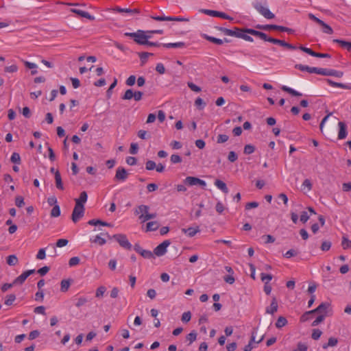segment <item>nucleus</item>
<instances>
[{
    "instance_id": "51",
    "label": "nucleus",
    "mask_w": 351,
    "mask_h": 351,
    "mask_svg": "<svg viewBox=\"0 0 351 351\" xmlns=\"http://www.w3.org/2000/svg\"><path fill=\"white\" fill-rule=\"evenodd\" d=\"M187 86L191 90H193L194 92L199 93L202 90V89L199 86H197L196 84H195L194 83H193L191 82H189L187 83Z\"/></svg>"
},
{
    "instance_id": "9",
    "label": "nucleus",
    "mask_w": 351,
    "mask_h": 351,
    "mask_svg": "<svg viewBox=\"0 0 351 351\" xmlns=\"http://www.w3.org/2000/svg\"><path fill=\"white\" fill-rule=\"evenodd\" d=\"M112 11L114 12H118V13H123L129 16H132L134 14H139L140 10L138 8H122L119 6H116L112 8Z\"/></svg>"
},
{
    "instance_id": "20",
    "label": "nucleus",
    "mask_w": 351,
    "mask_h": 351,
    "mask_svg": "<svg viewBox=\"0 0 351 351\" xmlns=\"http://www.w3.org/2000/svg\"><path fill=\"white\" fill-rule=\"evenodd\" d=\"M199 231H200V230L198 226H196L195 228L190 227L186 229H185V228L182 229V232H184L185 234H186L190 237H194Z\"/></svg>"
},
{
    "instance_id": "55",
    "label": "nucleus",
    "mask_w": 351,
    "mask_h": 351,
    "mask_svg": "<svg viewBox=\"0 0 351 351\" xmlns=\"http://www.w3.org/2000/svg\"><path fill=\"white\" fill-rule=\"evenodd\" d=\"M200 12L203 13V14H205L206 15H208V16H213V17H215L216 16V12L217 11L216 10H208V9H201L199 10Z\"/></svg>"
},
{
    "instance_id": "40",
    "label": "nucleus",
    "mask_w": 351,
    "mask_h": 351,
    "mask_svg": "<svg viewBox=\"0 0 351 351\" xmlns=\"http://www.w3.org/2000/svg\"><path fill=\"white\" fill-rule=\"evenodd\" d=\"M141 255L147 259H151L154 258V253L149 250H143L141 252Z\"/></svg>"
},
{
    "instance_id": "33",
    "label": "nucleus",
    "mask_w": 351,
    "mask_h": 351,
    "mask_svg": "<svg viewBox=\"0 0 351 351\" xmlns=\"http://www.w3.org/2000/svg\"><path fill=\"white\" fill-rule=\"evenodd\" d=\"M60 208L58 204H56L51 210V217H58L60 215Z\"/></svg>"
},
{
    "instance_id": "64",
    "label": "nucleus",
    "mask_w": 351,
    "mask_h": 351,
    "mask_svg": "<svg viewBox=\"0 0 351 351\" xmlns=\"http://www.w3.org/2000/svg\"><path fill=\"white\" fill-rule=\"evenodd\" d=\"M87 302V299L84 297H80L77 299L75 306L79 308L83 305H84Z\"/></svg>"
},
{
    "instance_id": "2",
    "label": "nucleus",
    "mask_w": 351,
    "mask_h": 351,
    "mask_svg": "<svg viewBox=\"0 0 351 351\" xmlns=\"http://www.w3.org/2000/svg\"><path fill=\"white\" fill-rule=\"evenodd\" d=\"M124 35L127 37L132 38L136 43L143 45H145L147 40L151 37L150 35L147 34L146 32L140 29L136 32H125Z\"/></svg>"
},
{
    "instance_id": "37",
    "label": "nucleus",
    "mask_w": 351,
    "mask_h": 351,
    "mask_svg": "<svg viewBox=\"0 0 351 351\" xmlns=\"http://www.w3.org/2000/svg\"><path fill=\"white\" fill-rule=\"evenodd\" d=\"M186 340L189 342V345L194 342L197 339V332L195 330L191 331L186 336Z\"/></svg>"
},
{
    "instance_id": "10",
    "label": "nucleus",
    "mask_w": 351,
    "mask_h": 351,
    "mask_svg": "<svg viewBox=\"0 0 351 351\" xmlns=\"http://www.w3.org/2000/svg\"><path fill=\"white\" fill-rule=\"evenodd\" d=\"M34 273H35V269H29L23 272L20 276L14 279L13 284L22 285L25 280Z\"/></svg>"
},
{
    "instance_id": "17",
    "label": "nucleus",
    "mask_w": 351,
    "mask_h": 351,
    "mask_svg": "<svg viewBox=\"0 0 351 351\" xmlns=\"http://www.w3.org/2000/svg\"><path fill=\"white\" fill-rule=\"evenodd\" d=\"M245 32H247L249 34L257 36L265 41L267 38V35L265 33L255 30L254 29L245 28Z\"/></svg>"
},
{
    "instance_id": "62",
    "label": "nucleus",
    "mask_w": 351,
    "mask_h": 351,
    "mask_svg": "<svg viewBox=\"0 0 351 351\" xmlns=\"http://www.w3.org/2000/svg\"><path fill=\"white\" fill-rule=\"evenodd\" d=\"M156 71L160 74H164L165 73L164 64L161 62L158 63L156 66Z\"/></svg>"
},
{
    "instance_id": "23",
    "label": "nucleus",
    "mask_w": 351,
    "mask_h": 351,
    "mask_svg": "<svg viewBox=\"0 0 351 351\" xmlns=\"http://www.w3.org/2000/svg\"><path fill=\"white\" fill-rule=\"evenodd\" d=\"M215 185L224 193H228V189L226 186V184L223 181L220 180H216L215 182Z\"/></svg>"
},
{
    "instance_id": "25",
    "label": "nucleus",
    "mask_w": 351,
    "mask_h": 351,
    "mask_svg": "<svg viewBox=\"0 0 351 351\" xmlns=\"http://www.w3.org/2000/svg\"><path fill=\"white\" fill-rule=\"evenodd\" d=\"M281 89L282 90H284V91L291 94L293 96H298V97H299V96H302V94L301 93L294 90L292 88H290V87H289L287 86H285V85L282 86Z\"/></svg>"
},
{
    "instance_id": "32",
    "label": "nucleus",
    "mask_w": 351,
    "mask_h": 351,
    "mask_svg": "<svg viewBox=\"0 0 351 351\" xmlns=\"http://www.w3.org/2000/svg\"><path fill=\"white\" fill-rule=\"evenodd\" d=\"M287 324V320L285 317L280 316L276 322V327L278 328H280Z\"/></svg>"
},
{
    "instance_id": "30",
    "label": "nucleus",
    "mask_w": 351,
    "mask_h": 351,
    "mask_svg": "<svg viewBox=\"0 0 351 351\" xmlns=\"http://www.w3.org/2000/svg\"><path fill=\"white\" fill-rule=\"evenodd\" d=\"M313 314H314V312L313 310L305 312L300 317V322H306L310 320L312 318V315Z\"/></svg>"
},
{
    "instance_id": "34",
    "label": "nucleus",
    "mask_w": 351,
    "mask_h": 351,
    "mask_svg": "<svg viewBox=\"0 0 351 351\" xmlns=\"http://www.w3.org/2000/svg\"><path fill=\"white\" fill-rule=\"evenodd\" d=\"M206 103L201 97H197L195 101V106L199 110H203L206 107Z\"/></svg>"
},
{
    "instance_id": "26",
    "label": "nucleus",
    "mask_w": 351,
    "mask_h": 351,
    "mask_svg": "<svg viewBox=\"0 0 351 351\" xmlns=\"http://www.w3.org/2000/svg\"><path fill=\"white\" fill-rule=\"evenodd\" d=\"M338 343V339L335 337H330L328 343H324L322 345V348L324 349H327L329 347H335Z\"/></svg>"
},
{
    "instance_id": "16",
    "label": "nucleus",
    "mask_w": 351,
    "mask_h": 351,
    "mask_svg": "<svg viewBox=\"0 0 351 351\" xmlns=\"http://www.w3.org/2000/svg\"><path fill=\"white\" fill-rule=\"evenodd\" d=\"M326 82L332 87L341 88L346 89V90L351 89V86L348 84H342V83L335 82L330 79H327Z\"/></svg>"
},
{
    "instance_id": "15",
    "label": "nucleus",
    "mask_w": 351,
    "mask_h": 351,
    "mask_svg": "<svg viewBox=\"0 0 351 351\" xmlns=\"http://www.w3.org/2000/svg\"><path fill=\"white\" fill-rule=\"evenodd\" d=\"M71 12L73 13H75L82 17L88 19L91 21H93L95 19L94 16L90 15L88 12H86V11H83V10L75 9V8H72V9H71Z\"/></svg>"
},
{
    "instance_id": "60",
    "label": "nucleus",
    "mask_w": 351,
    "mask_h": 351,
    "mask_svg": "<svg viewBox=\"0 0 351 351\" xmlns=\"http://www.w3.org/2000/svg\"><path fill=\"white\" fill-rule=\"evenodd\" d=\"M15 204L19 208L23 207L25 204L23 197L21 196H17L15 199Z\"/></svg>"
},
{
    "instance_id": "7",
    "label": "nucleus",
    "mask_w": 351,
    "mask_h": 351,
    "mask_svg": "<svg viewBox=\"0 0 351 351\" xmlns=\"http://www.w3.org/2000/svg\"><path fill=\"white\" fill-rule=\"evenodd\" d=\"M170 245V241L168 240L164 241L162 243L156 246L154 250V254L157 256H162L167 252V249Z\"/></svg>"
},
{
    "instance_id": "27",
    "label": "nucleus",
    "mask_w": 351,
    "mask_h": 351,
    "mask_svg": "<svg viewBox=\"0 0 351 351\" xmlns=\"http://www.w3.org/2000/svg\"><path fill=\"white\" fill-rule=\"evenodd\" d=\"M88 199V195L86 191H82L80 193V197L77 199H75V204L79 203L80 205H84Z\"/></svg>"
},
{
    "instance_id": "50",
    "label": "nucleus",
    "mask_w": 351,
    "mask_h": 351,
    "mask_svg": "<svg viewBox=\"0 0 351 351\" xmlns=\"http://www.w3.org/2000/svg\"><path fill=\"white\" fill-rule=\"evenodd\" d=\"M320 25L323 27V32L324 33H326L327 34H332L333 33V30L331 28V27L329 26L326 23H324V21H323V23H322Z\"/></svg>"
},
{
    "instance_id": "36",
    "label": "nucleus",
    "mask_w": 351,
    "mask_h": 351,
    "mask_svg": "<svg viewBox=\"0 0 351 351\" xmlns=\"http://www.w3.org/2000/svg\"><path fill=\"white\" fill-rule=\"evenodd\" d=\"M16 300V295L14 294L8 295L5 300V304L7 306H11Z\"/></svg>"
},
{
    "instance_id": "39",
    "label": "nucleus",
    "mask_w": 351,
    "mask_h": 351,
    "mask_svg": "<svg viewBox=\"0 0 351 351\" xmlns=\"http://www.w3.org/2000/svg\"><path fill=\"white\" fill-rule=\"evenodd\" d=\"M134 92L132 89H128L122 96V99L130 100L133 98Z\"/></svg>"
},
{
    "instance_id": "56",
    "label": "nucleus",
    "mask_w": 351,
    "mask_h": 351,
    "mask_svg": "<svg viewBox=\"0 0 351 351\" xmlns=\"http://www.w3.org/2000/svg\"><path fill=\"white\" fill-rule=\"evenodd\" d=\"M237 154L234 151H231L229 152L228 159L230 162H234L237 160Z\"/></svg>"
},
{
    "instance_id": "38",
    "label": "nucleus",
    "mask_w": 351,
    "mask_h": 351,
    "mask_svg": "<svg viewBox=\"0 0 351 351\" xmlns=\"http://www.w3.org/2000/svg\"><path fill=\"white\" fill-rule=\"evenodd\" d=\"M153 55L152 53H148V52H142L139 54V57H140V60H141V64L143 65L147 60V58H149V56H152Z\"/></svg>"
},
{
    "instance_id": "1",
    "label": "nucleus",
    "mask_w": 351,
    "mask_h": 351,
    "mask_svg": "<svg viewBox=\"0 0 351 351\" xmlns=\"http://www.w3.org/2000/svg\"><path fill=\"white\" fill-rule=\"evenodd\" d=\"M149 207L147 205H140L134 210V213L138 215L141 223L149 221L156 217V213H149Z\"/></svg>"
},
{
    "instance_id": "11",
    "label": "nucleus",
    "mask_w": 351,
    "mask_h": 351,
    "mask_svg": "<svg viewBox=\"0 0 351 351\" xmlns=\"http://www.w3.org/2000/svg\"><path fill=\"white\" fill-rule=\"evenodd\" d=\"M128 176V173L123 167H119L117 169L116 174L114 176L115 180L123 182L126 180Z\"/></svg>"
},
{
    "instance_id": "22",
    "label": "nucleus",
    "mask_w": 351,
    "mask_h": 351,
    "mask_svg": "<svg viewBox=\"0 0 351 351\" xmlns=\"http://www.w3.org/2000/svg\"><path fill=\"white\" fill-rule=\"evenodd\" d=\"M162 46L165 48H182L185 47V43L184 42L169 43H163Z\"/></svg>"
},
{
    "instance_id": "19",
    "label": "nucleus",
    "mask_w": 351,
    "mask_h": 351,
    "mask_svg": "<svg viewBox=\"0 0 351 351\" xmlns=\"http://www.w3.org/2000/svg\"><path fill=\"white\" fill-rule=\"evenodd\" d=\"M54 178L56 188L59 190L63 191L64 189V186L59 171H56V176H54Z\"/></svg>"
},
{
    "instance_id": "28",
    "label": "nucleus",
    "mask_w": 351,
    "mask_h": 351,
    "mask_svg": "<svg viewBox=\"0 0 351 351\" xmlns=\"http://www.w3.org/2000/svg\"><path fill=\"white\" fill-rule=\"evenodd\" d=\"M24 64L27 68H28L29 69H32L31 71L32 75H35L37 73L36 69H37L38 66L36 64H35L34 62H30L29 61H24Z\"/></svg>"
},
{
    "instance_id": "58",
    "label": "nucleus",
    "mask_w": 351,
    "mask_h": 351,
    "mask_svg": "<svg viewBox=\"0 0 351 351\" xmlns=\"http://www.w3.org/2000/svg\"><path fill=\"white\" fill-rule=\"evenodd\" d=\"M229 137L226 134H219L217 136V143H223L228 141Z\"/></svg>"
},
{
    "instance_id": "8",
    "label": "nucleus",
    "mask_w": 351,
    "mask_h": 351,
    "mask_svg": "<svg viewBox=\"0 0 351 351\" xmlns=\"http://www.w3.org/2000/svg\"><path fill=\"white\" fill-rule=\"evenodd\" d=\"M258 27L263 28L264 29L279 30L281 32H287L289 34H293L295 32L293 29L278 25H267L265 26H258Z\"/></svg>"
},
{
    "instance_id": "41",
    "label": "nucleus",
    "mask_w": 351,
    "mask_h": 351,
    "mask_svg": "<svg viewBox=\"0 0 351 351\" xmlns=\"http://www.w3.org/2000/svg\"><path fill=\"white\" fill-rule=\"evenodd\" d=\"M308 73H316V74H318V75H323L324 69L309 66Z\"/></svg>"
},
{
    "instance_id": "42",
    "label": "nucleus",
    "mask_w": 351,
    "mask_h": 351,
    "mask_svg": "<svg viewBox=\"0 0 351 351\" xmlns=\"http://www.w3.org/2000/svg\"><path fill=\"white\" fill-rule=\"evenodd\" d=\"M106 291V288L104 286H100L96 290L95 296L97 298H101Z\"/></svg>"
},
{
    "instance_id": "61",
    "label": "nucleus",
    "mask_w": 351,
    "mask_h": 351,
    "mask_svg": "<svg viewBox=\"0 0 351 351\" xmlns=\"http://www.w3.org/2000/svg\"><path fill=\"white\" fill-rule=\"evenodd\" d=\"M331 242L326 241L322 243L321 249L322 251H328L331 247Z\"/></svg>"
},
{
    "instance_id": "24",
    "label": "nucleus",
    "mask_w": 351,
    "mask_h": 351,
    "mask_svg": "<svg viewBox=\"0 0 351 351\" xmlns=\"http://www.w3.org/2000/svg\"><path fill=\"white\" fill-rule=\"evenodd\" d=\"M199 179V178H196V177L188 176L184 179V184H186L189 186H195V185H197Z\"/></svg>"
},
{
    "instance_id": "46",
    "label": "nucleus",
    "mask_w": 351,
    "mask_h": 351,
    "mask_svg": "<svg viewBox=\"0 0 351 351\" xmlns=\"http://www.w3.org/2000/svg\"><path fill=\"white\" fill-rule=\"evenodd\" d=\"M298 49H300L301 51L308 53V55H310L311 56L315 57V55H316L317 52L313 51L310 48H308V47H303V46H300L298 47Z\"/></svg>"
},
{
    "instance_id": "59",
    "label": "nucleus",
    "mask_w": 351,
    "mask_h": 351,
    "mask_svg": "<svg viewBox=\"0 0 351 351\" xmlns=\"http://www.w3.org/2000/svg\"><path fill=\"white\" fill-rule=\"evenodd\" d=\"M322 332L319 329H314L312 332V338L315 340H317L320 338Z\"/></svg>"
},
{
    "instance_id": "44",
    "label": "nucleus",
    "mask_w": 351,
    "mask_h": 351,
    "mask_svg": "<svg viewBox=\"0 0 351 351\" xmlns=\"http://www.w3.org/2000/svg\"><path fill=\"white\" fill-rule=\"evenodd\" d=\"M325 317H326V315L325 314L319 315L316 317V319L313 322L312 326H316L319 325L322 322L324 321Z\"/></svg>"
},
{
    "instance_id": "14",
    "label": "nucleus",
    "mask_w": 351,
    "mask_h": 351,
    "mask_svg": "<svg viewBox=\"0 0 351 351\" xmlns=\"http://www.w3.org/2000/svg\"><path fill=\"white\" fill-rule=\"evenodd\" d=\"M278 308V306L276 299L274 298L271 300L270 306L266 308L265 313L267 314L274 315L276 312H277Z\"/></svg>"
},
{
    "instance_id": "6",
    "label": "nucleus",
    "mask_w": 351,
    "mask_h": 351,
    "mask_svg": "<svg viewBox=\"0 0 351 351\" xmlns=\"http://www.w3.org/2000/svg\"><path fill=\"white\" fill-rule=\"evenodd\" d=\"M107 237L109 239H112L111 236L108 233L101 232L95 236H92L90 237V242L92 243L97 244L100 246H102L106 243V239L104 237Z\"/></svg>"
},
{
    "instance_id": "4",
    "label": "nucleus",
    "mask_w": 351,
    "mask_h": 351,
    "mask_svg": "<svg viewBox=\"0 0 351 351\" xmlns=\"http://www.w3.org/2000/svg\"><path fill=\"white\" fill-rule=\"evenodd\" d=\"M84 215V206L79 203L75 204L73 208L71 219L74 223L77 222Z\"/></svg>"
},
{
    "instance_id": "21",
    "label": "nucleus",
    "mask_w": 351,
    "mask_h": 351,
    "mask_svg": "<svg viewBox=\"0 0 351 351\" xmlns=\"http://www.w3.org/2000/svg\"><path fill=\"white\" fill-rule=\"evenodd\" d=\"M72 280L71 279H64L60 282V291L62 292H66L71 284Z\"/></svg>"
},
{
    "instance_id": "63",
    "label": "nucleus",
    "mask_w": 351,
    "mask_h": 351,
    "mask_svg": "<svg viewBox=\"0 0 351 351\" xmlns=\"http://www.w3.org/2000/svg\"><path fill=\"white\" fill-rule=\"evenodd\" d=\"M255 150V148L252 145H246L244 147V153L245 154H252Z\"/></svg>"
},
{
    "instance_id": "57",
    "label": "nucleus",
    "mask_w": 351,
    "mask_h": 351,
    "mask_svg": "<svg viewBox=\"0 0 351 351\" xmlns=\"http://www.w3.org/2000/svg\"><path fill=\"white\" fill-rule=\"evenodd\" d=\"M156 162L153 160H148L145 164V168L147 170L151 171L156 169Z\"/></svg>"
},
{
    "instance_id": "18",
    "label": "nucleus",
    "mask_w": 351,
    "mask_h": 351,
    "mask_svg": "<svg viewBox=\"0 0 351 351\" xmlns=\"http://www.w3.org/2000/svg\"><path fill=\"white\" fill-rule=\"evenodd\" d=\"M323 75L341 77L343 76V72L333 69H324Z\"/></svg>"
},
{
    "instance_id": "5",
    "label": "nucleus",
    "mask_w": 351,
    "mask_h": 351,
    "mask_svg": "<svg viewBox=\"0 0 351 351\" xmlns=\"http://www.w3.org/2000/svg\"><path fill=\"white\" fill-rule=\"evenodd\" d=\"M111 237L112 239H115L122 247L127 250H130L132 248V245L128 241L126 235L123 234H114Z\"/></svg>"
},
{
    "instance_id": "49",
    "label": "nucleus",
    "mask_w": 351,
    "mask_h": 351,
    "mask_svg": "<svg viewBox=\"0 0 351 351\" xmlns=\"http://www.w3.org/2000/svg\"><path fill=\"white\" fill-rule=\"evenodd\" d=\"M46 257V248H40L37 254L36 258L38 260H43Z\"/></svg>"
},
{
    "instance_id": "29",
    "label": "nucleus",
    "mask_w": 351,
    "mask_h": 351,
    "mask_svg": "<svg viewBox=\"0 0 351 351\" xmlns=\"http://www.w3.org/2000/svg\"><path fill=\"white\" fill-rule=\"evenodd\" d=\"M159 227V224L157 221H149L146 225V231H154L156 230Z\"/></svg>"
},
{
    "instance_id": "3",
    "label": "nucleus",
    "mask_w": 351,
    "mask_h": 351,
    "mask_svg": "<svg viewBox=\"0 0 351 351\" xmlns=\"http://www.w3.org/2000/svg\"><path fill=\"white\" fill-rule=\"evenodd\" d=\"M252 5L259 14L267 19H272L275 17L274 14H273L267 7L264 6L261 2L256 1L252 3Z\"/></svg>"
},
{
    "instance_id": "35",
    "label": "nucleus",
    "mask_w": 351,
    "mask_h": 351,
    "mask_svg": "<svg viewBox=\"0 0 351 351\" xmlns=\"http://www.w3.org/2000/svg\"><path fill=\"white\" fill-rule=\"evenodd\" d=\"M18 263V258L16 256L12 254L10 255L7 258V263L10 266L16 265Z\"/></svg>"
},
{
    "instance_id": "47",
    "label": "nucleus",
    "mask_w": 351,
    "mask_h": 351,
    "mask_svg": "<svg viewBox=\"0 0 351 351\" xmlns=\"http://www.w3.org/2000/svg\"><path fill=\"white\" fill-rule=\"evenodd\" d=\"M216 14H216L215 17H219V18H221V19H226V20H229V21H232L233 20L232 17H231L230 16L228 15L225 12L217 11Z\"/></svg>"
},
{
    "instance_id": "53",
    "label": "nucleus",
    "mask_w": 351,
    "mask_h": 351,
    "mask_svg": "<svg viewBox=\"0 0 351 351\" xmlns=\"http://www.w3.org/2000/svg\"><path fill=\"white\" fill-rule=\"evenodd\" d=\"M191 319V313L190 311L184 312L182 315V321L184 323L189 322Z\"/></svg>"
},
{
    "instance_id": "12",
    "label": "nucleus",
    "mask_w": 351,
    "mask_h": 351,
    "mask_svg": "<svg viewBox=\"0 0 351 351\" xmlns=\"http://www.w3.org/2000/svg\"><path fill=\"white\" fill-rule=\"evenodd\" d=\"M338 126H339L338 138L341 139V140L346 138L348 135L346 124L344 122L339 121L338 123Z\"/></svg>"
},
{
    "instance_id": "45",
    "label": "nucleus",
    "mask_w": 351,
    "mask_h": 351,
    "mask_svg": "<svg viewBox=\"0 0 351 351\" xmlns=\"http://www.w3.org/2000/svg\"><path fill=\"white\" fill-rule=\"evenodd\" d=\"M80 262V259L77 256H73L71 258L69 261V267H75Z\"/></svg>"
},
{
    "instance_id": "54",
    "label": "nucleus",
    "mask_w": 351,
    "mask_h": 351,
    "mask_svg": "<svg viewBox=\"0 0 351 351\" xmlns=\"http://www.w3.org/2000/svg\"><path fill=\"white\" fill-rule=\"evenodd\" d=\"M261 280L265 284H268L272 280V276L267 274H261Z\"/></svg>"
},
{
    "instance_id": "43",
    "label": "nucleus",
    "mask_w": 351,
    "mask_h": 351,
    "mask_svg": "<svg viewBox=\"0 0 351 351\" xmlns=\"http://www.w3.org/2000/svg\"><path fill=\"white\" fill-rule=\"evenodd\" d=\"M12 162L19 165L21 162V157L19 154L14 152L10 158Z\"/></svg>"
},
{
    "instance_id": "31",
    "label": "nucleus",
    "mask_w": 351,
    "mask_h": 351,
    "mask_svg": "<svg viewBox=\"0 0 351 351\" xmlns=\"http://www.w3.org/2000/svg\"><path fill=\"white\" fill-rule=\"evenodd\" d=\"M334 42L339 43L341 47L345 48V49H348V51L351 50V43L350 42H348V41H345V40H339V39H335V40H334Z\"/></svg>"
},
{
    "instance_id": "52",
    "label": "nucleus",
    "mask_w": 351,
    "mask_h": 351,
    "mask_svg": "<svg viewBox=\"0 0 351 351\" xmlns=\"http://www.w3.org/2000/svg\"><path fill=\"white\" fill-rule=\"evenodd\" d=\"M206 38L208 40H209V41H210V42H212V43H215V44H217V45H222V44L223 43V41L221 39H220V38H215V37H213V36H207L206 37Z\"/></svg>"
},
{
    "instance_id": "48",
    "label": "nucleus",
    "mask_w": 351,
    "mask_h": 351,
    "mask_svg": "<svg viewBox=\"0 0 351 351\" xmlns=\"http://www.w3.org/2000/svg\"><path fill=\"white\" fill-rule=\"evenodd\" d=\"M341 245L343 249L346 250L351 247V241L346 237H343L341 241Z\"/></svg>"
},
{
    "instance_id": "13",
    "label": "nucleus",
    "mask_w": 351,
    "mask_h": 351,
    "mask_svg": "<svg viewBox=\"0 0 351 351\" xmlns=\"http://www.w3.org/2000/svg\"><path fill=\"white\" fill-rule=\"evenodd\" d=\"M330 304L328 302H322L316 308L313 309L314 313H317L319 315L325 314L327 315L328 309L330 307Z\"/></svg>"
}]
</instances>
